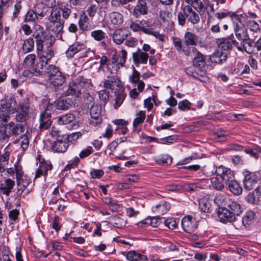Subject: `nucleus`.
Returning a JSON list of instances; mask_svg holds the SVG:
<instances>
[{"label":"nucleus","mask_w":261,"mask_h":261,"mask_svg":"<svg viewBox=\"0 0 261 261\" xmlns=\"http://www.w3.org/2000/svg\"><path fill=\"white\" fill-rule=\"evenodd\" d=\"M181 7H191L196 11L200 12L203 9L204 5L201 0H182Z\"/></svg>","instance_id":"4be33fe9"},{"label":"nucleus","mask_w":261,"mask_h":261,"mask_svg":"<svg viewBox=\"0 0 261 261\" xmlns=\"http://www.w3.org/2000/svg\"><path fill=\"white\" fill-rule=\"evenodd\" d=\"M53 169V165L49 161H45L42 159L40 161L38 168L36 171L35 178H39L41 176L46 177L48 175V171H51Z\"/></svg>","instance_id":"2eb2a0df"},{"label":"nucleus","mask_w":261,"mask_h":261,"mask_svg":"<svg viewBox=\"0 0 261 261\" xmlns=\"http://www.w3.org/2000/svg\"><path fill=\"white\" fill-rule=\"evenodd\" d=\"M242 174L244 176L243 182L244 188L247 191L253 189L257 181V176L254 173L244 170L242 172Z\"/></svg>","instance_id":"9d476101"},{"label":"nucleus","mask_w":261,"mask_h":261,"mask_svg":"<svg viewBox=\"0 0 261 261\" xmlns=\"http://www.w3.org/2000/svg\"><path fill=\"white\" fill-rule=\"evenodd\" d=\"M20 109L29 111L30 107V98L29 97L24 98L19 104Z\"/></svg>","instance_id":"774afa93"},{"label":"nucleus","mask_w":261,"mask_h":261,"mask_svg":"<svg viewBox=\"0 0 261 261\" xmlns=\"http://www.w3.org/2000/svg\"><path fill=\"white\" fill-rule=\"evenodd\" d=\"M75 119V116L74 114L67 113L58 117L57 123L59 125H65L72 123Z\"/></svg>","instance_id":"2f4dec72"},{"label":"nucleus","mask_w":261,"mask_h":261,"mask_svg":"<svg viewBox=\"0 0 261 261\" xmlns=\"http://www.w3.org/2000/svg\"><path fill=\"white\" fill-rule=\"evenodd\" d=\"M49 81L50 85L56 88L63 85L66 81V77L62 72H60L50 79Z\"/></svg>","instance_id":"bb28decb"},{"label":"nucleus","mask_w":261,"mask_h":261,"mask_svg":"<svg viewBox=\"0 0 261 261\" xmlns=\"http://www.w3.org/2000/svg\"><path fill=\"white\" fill-rule=\"evenodd\" d=\"M78 22L80 30L82 31H89L91 29L90 19L85 12H81Z\"/></svg>","instance_id":"5701e85b"},{"label":"nucleus","mask_w":261,"mask_h":261,"mask_svg":"<svg viewBox=\"0 0 261 261\" xmlns=\"http://www.w3.org/2000/svg\"><path fill=\"white\" fill-rule=\"evenodd\" d=\"M121 55H118L117 67H115L114 73L116 74L117 72L118 69L119 68V65L123 66L126 62L127 56V51L124 49H122L121 51Z\"/></svg>","instance_id":"a18cd8bd"},{"label":"nucleus","mask_w":261,"mask_h":261,"mask_svg":"<svg viewBox=\"0 0 261 261\" xmlns=\"http://www.w3.org/2000/svg\"><path fill=\"white\" fill-rule=\"evenodd\" d=\"M49 61H45L44 59L39 58V62L36 64L35 72L40 75H42L45 72V70L47 68L48 62Z\"/></svg>","instance_id":"e433bc0d"},{"label":"nucleus","mask_w":261,"mask_h":261,"mask_svg":"<svg viewBox=\"0 0 261 261\" xmlns=\"http://www.w3.org/2000/svg\"><path fill=\"white\" fill-rule=\"evenodd\" d=\"M103 82V87L107 89H113L115 86H119L120 80L117 75H108Z\"/></svg>","instance_id":"c756f323"},{"label":"nucleus","mask_w":261,"mask_h":261,"mask_svg":"<svg viewBox=\"0 0 261 261\" xmlns=\"http://www.w3.org/2000/svg\"><path fill=\"white\" fill-rule=\"evenodd\" d=\"M127 34L122 29L116 30L113 35V40L117 44H121L127 38Z\"/></svg>","instance_id":"72a5a7b5"},{"label":"nucleus","mask_w":261,"mask_h":261,"mask_svg":"<svg viewBox=\"0 0 261 261\" xmlns=\"http://www.w3.org/2000/svg\"><path fill=\"white\" fill-rule=\"evenodd\" d=\"M235 36L237 39L240 41H246L248 40L249 35L248 30L245 25L233 29Z\"/></svg>","instance_id":"cd10ccee"},{"label":"nucleus","mask_w":261,"mask_h":261,"mask_svg":"<svg viewBox=\"0 0 261 261\" xmlns=\"http://www.w3.org/2000/svg\"><path fill=\"white\" fill-rule=\"evenodd\" d=\"M198 12L191 7H181V10L177 13L178 23L183 27L186 22V19L191 24L194 25L200 22V17Z\"/></svg>","instance_id":"20e7f679"},{"label":"nucleus","mask_w":261,"mask_h":261,"mask_svg":"<svg viewBox=\"0 0 261 261\" xmlns=\"http://www.w3.org/2000/svg\"><path fill=\"white\" fill-rule=\"evenodd\" d=\"M48 19L50 22H55L58 21L62 20L60 11L57 9H53L51 10Z\"/></svg>","instance_id":"4d7b16f0"},{"label":"nucleus","mask_w":261,"mask_h":261,"mask_svg":"<svg viewBox=\"0 0 261 261\" xmlns=\"http://www.w3.org/2000/svg\"><path fill=\"white\" fill-rule=\"evenodd\" d=\"M211 182L213 187L218 190L221 191L224 188V182L222 181H220L218 177L212 178Z\"/></svg>","instance_id":"bf43d9fd"},{"label":"nucleus","mask_w":261,"mask_h":261,"mask_svg":"<svg viewBox=\"0 0 261 261\" xmlns=\"http://www.w3.org/2000/svg\"><path fill=\"white\" fill-rule=\"evenodd\" d=\"M216 212L220 221L226 224L236 221L242 213L243 208L238 202L229 200L226 207H219Z\"/></svg>","instance_id":"f257e3e1"},{"label":"nucleus","mask_w":261,"mask_h":261,"mask_svg":"<svg viewBox=\"0 0 261 261\" xmlns=\"http://www.w3.org/2000/svg\"><path fill=\"white\" fill-rule=\"evenodd\" d=\"M184 42L185 44L196 46L199 42V37L198 35L191 32H186L184 37Z\"/></svg>","instance_id":"a878e982"},{"label":"nucleus","mask_w":261,"mask_h":261,"mask_svg":"<svg viewBox=\"0 0 261 261\" xmlns=\"http://www.w3.org/2000/svg\"><path fill=\"white\" fill-rule=\"evenodd\" d=\"M15 171L16 173V179L20 178L23 176L24 172L22 170V166L19 164V161H17L14 164Z\"/></svg>","instance_id":"0e129e2a"},{"label":"nucleus","mask_w":261,"mask_h":261,"mask_svg":"<svg viewBox=\"0 0 261 261\" xmlns=\"http://www.w3.org/2000/svg\"><path fill=\"white\" fill-rule=\"evenodd\" d=\"M170 204L167 201H162L155 206L153 207V212L157 213L161 215H164L166 213L170 208Z\"/></svg>","instance_id":"473e14b6"},{"label":"nucleus","mask_w":261,"mask_h":261,"mask_svg":"<svg viewBox=\"0 0 261 261\" xmlns=\"http://www.w3.org/2000/svg\"><path fill=\"white\" fill-rule=\"evenodd\" d=\"M35 29L36 30L34 32L32 36L35 39H36V42H37L38 40H41L42 39L46 32H44V28L40 25H37Z\"/></svg>","instance_id":"864d4df0"},{"label":"nucleus","mask_w":261,"mask_h":261,"mask_svg":"<svg viewBox=\"0 0 261 261\" xmlns=\"http://www.w3.org/2000/svg\"><path fill=\"white\" fill-rule=\"evenodd\" d=\"M123 254L129 261L148 260V258L146 255L142 254L135 250H130L127 252H124Z\"/></svg>","instance_id":"412c9836"},{"label":"nucleus","mask_w":261,"mask_h":261,"mask_svg":"<svg viewBox=\"0 0 261 261\" xmlns=\"http://www.w3.org/2000/svg\"><path fill=\"white\" fill-rule=\"evenodd\" d=\"M35 11L37 14V16H39L42 17L46 15L47 8L43 6V4H38L35 8Z\"/></svg>","instance_id":"680f3d73"},{"label":"nucleus","mask_w":261,"mask_h":261,"mask_svg":"<svg viewBox=\"0 0 261 261\" xmlns=\"http://www.w3.org/2000/svg\"><path fill=\"white\" fill-rule=\"evenodd\" d=\"M34 40L32 38H29L24 40L21 47L22 51L27 54L32 51L34 49Z\"/></svg>","instance_id":"58836bf2"},{"label":"nucleus","mask_w":261,"mask_h":261,"mask_svg":"<svg viewBox=\"0 0 261 261\" xmlns=\"http://www.w3.org/2000/svg\"><path fill=\"white\" fill-rule=\"evenodd\" d=\"M255 213L252 211H248L246 212L245 214L242 217V224L245 227L250 226L254 221Z\"/></svg>","instance_id":"c9c22d12"},{"label":"nucleus","mask_w":261,"mask_h":261,"mask_svg":"<svg viewBox=\"0 0 261 261\" xmlns=\"http://www.w3.org/2000/svg\"><path fill=\"white\" fill-rule=\"evenodd\" d=\"M149 58L148 54L142 51L141 49L138 48L136 52L132 54L133 61L136 66L138 67L140 64L147 63Z\"/></svg>","instance_id":"dca6fc26"},{"label":"nucleus","mask_w":261,"mask_h":261,"mask_svg":"<svg viewBox=\"0 0 261 261\" xmlns=\"http://www.w3.org/2000/svg\"><path fill=\"white\" fill-rule=\"evenodd\" d=\"M115 93L116 98L115 100V101L114 105V107L115 109H117L123 103L126 95L123 88H120L118 90L116 91Z\"/></svg>","instance_id":"f704fd0d"},{"label":"nucleus","mask_w":261,"mask_h":261,"mask_svg":"<svg viewBox=\"0 0 261 261\" xmlns=\"http://www.w3.org/2000/svg\"><path fill=\"white\" fill-rule=\"evenodd\" d=\"M214 174L219 176L225 184L234 177V171L230 168L221 165L217 167Z\"/></svg>","instance_id":"1a4fd4ad"},{"label":"nucleus","mask_w":261,"mask_h":261,"mask_svg":"<svg viewBox=\"0 0 261 261\" xmlns=\"http://www.w3.org/2000/svg\"><path fill=\"white\" fill-rule=\"evenodd\" d=\"M172 40L176 50L178 53L182 52L186 56H190L192 53H195V52L197 51V49L195 46L185 44L184 42H182L180 38L173 37H172Z\"/></svg>","instance_id":"6e6552de"},{"label":"nucleus","mask_w":261,"mask_h":261,"mask_svg":"<svg viewBox=\"0 0 261 261\" xmlns=\"http://www.w3.org/2000/svg\"><path fill=\"white\" fill-rule=\"evenodd\" d=\"M39 51L42 52L40 58L45 61H49L55 55L53 47L44 48L43 50H39Z\"/></svg>","instance_id":"c03bdc74"},{"label":"nucleus","mask_w":261,"mask_h":261,"mask_svg":"<svg viewBox=\"0 0 261 261\" xmlns=\"http://www.w3.org/2000/svg\"><path fill=\"white\" fill-rule=\"evenodd\" d=\"M29 111L28 110L20 109L19 111L16 115V121L22 123L25 122L28 118Z\"/></svg>","instance_id":"8fccbe9b"},{"label":"nucleus","mask_w":261,"mask_h":261,"mask_svg":"<svg viewBox=\"0 0 261 261\" xmlns=\"http://www.w3.org/2000/svg\"><path fill=\"white\" fill-rule=\"evenodd\" d=\"M85 49H86V46L85 44L80 42H75L69 46L65 53L68 59H71L76 54Z\"/></svg>","instance_id":"f3484780"},{"label":"nucleus","mask_w":261,"mask_h":261,"mask_svg":"<svg viewBox=\"0 0 261 261\" xmlns=\"http://www.w3.org/2000/svg\"><path fill=\"white\" fill-rule=\"evenodd\" d=\"M111 22L114 25H121L123 21V16L122 14L118 12H113L110 14Z\"/></svg>","instance_id":"4c0bfd02"},{"label":"nucleus","mask_w":261,"mask_h":261,"mask_svg":"<svg viewBox=\"0 0 261 261\" xmlns=\"http://www.w3.org/2000/svg\"><path fill=\"white\" fill-rule=\"evenodd\" d=\"M181 225L184 230L187 233H191L197 227V221L191 216L184 217L181 221Z\"/></svg>","instance_id":"f8f14e48"},{"label":"nucleus","mask_w":261,"mask_h":261,"mask_svg":"<svg viewBox=\"0 0 261 261\" xmlns=\"http://www.w3.org/2000/svg\"><path fill=\"white\" fill-rule=\"evenodd\" d=\"M24 129L25 127L23 124L10 122L0 128V140L8 142L10 137H18L24 133Z\"/></svg>","instance_id":"f03ea898"},{"label":"nucleus","mask_w":261,"mask_h":261,"mask_svg":"<svg viewBox=\"0 0 261 261\" xmlns=\"http://www.w3.org/2000/svg\"><path fill=\"white\" fill-rule=\"evenodd\" d=\"M56 108L59 110L66 111L72 106V100L69 98H59L55 101Z\"/></svg>","instance_id":"393cba45"},{"label":"nucleus","mask_w":261,"mask_h":261,"mask_svg":"<svg viewBox=\"0 0 261 261\" xmlns=\"http://www.w3.org/2000/svg\"><path fill=\"white\" fill-rule=\"evenodd\" d=\"M155 161L159 165H168L171 164L172 158L168 154H163L158 158Z\"/></svg>","instance_id":"09e8293b"},{"label":"nucleus","mask_w":261,"mask_h":261,"mask_svg":"<svg viewBox=\"0 0 261 261\" xmlns=\"http://www.w3.org/2000/svg\"><path fill=\"white\" fill-rule=\"evenodd\" d=\"M140 74L133 66V73L129 76V81L132 84H136L140 81Z\"/></svg>","instance_id":"13d9d810"},{"label":"nucleus","mask_w":261,"mask_h":261,"mask_svg":"<svg viewBox=\"0 0 261 261\" xmlns=\"http://www.w3.org/2000/svg\"><path fill=\"white\" fill-rule=\"evenodd\" d=\"M191 103L187 99L180 101L178 105V108L181 111H187L190 109Z\"/></svg>","instance_id":"338daca9"},{"label":"nucleus","mask_w":261,"mask_h":261,"mask_svg":"<svg viewBox=\"0 0 261 261\" xmlns=\"http://www.w3.org/2000/svg\"><path fill=\"white\" fill-rule=\"evenodd\" d=\"M64 136L66 140H67L69 143V142H72L73 141H76L79 138L82 136V134L81 132H79L72 133L68 136Z\"/></svg>","instance_id":"69168bd1"},{"label":"nucleus","mask_w":261,"mask_h":261,"mask_svg":"<svg viewBox=\"0 0 261 261\" xmlns=\"http://www.w3.org/2000/svg\"><path fill=\"white\" fill-rule=\"evenodd\" d=\"M70 7H71V6H69L68 4L63 3L58 4V11H59L60 12H61L62 17L65 19H67L71 13Z\"/></svg>","instance_id":"ea45409f"},{"label":"nucleus","mask_w":261,"mask_h":261,"mask_svg":"<svg viewBox=\"0 0 261 261\" xmlns=\"http://www.w3.org/2000/svg\"><path fill=\"white\" fill-rule=\"evenodd\" d=\"M101 112V107L97 104L93 105L90 110V115L92 118H99Z\"/></svg>","instance_id":"603ef678"},{"label":"nucleus","mask_w":261,"mask_h":261,"mask_svg":"<svg viewBox=\"0 0 261 261\" xmlns=\"http://www.w3.org/2000/svg\"><path fill=\"white\" fill-rule=\"evenodd\" d=\"M38 19L37 14L33 10H29L25 16V22H34Z\"/></svg>","instance_id":"052dcab7"},{"label":"nucleus","mask_w":261,"mask_h":261,"mask_svg":"<svg viewBox=\"0 0 261 261\" xmlns=\"http://www.w3.org/2000/svg\"><path fill=\"white\" fill-rule=\"evenodd\" d=\"M229 134V131L219 129L215 135L214 140L217 142H223L226 140V137Z\"/></svg>","instance_id":"de8ad7c7"},{"label":"nucleus","mask_w":261,"mask_h":261,"mask_svg":"<svg viewBox=\"0 0 261 261\" xmlns=\"http://www.w3.org/2000/svg\"><path fill=\"white\" fill-rule=\"evenodd\" d=\"M51 23L50 29L55 34L58 35L62 32L64 24V21L63 20Z\"/></svg>","instance_id":"37998d69"},{"label":"nucleus","mask_w":261,"mask_h":261,"mask_svg":"<svg viewBox=\"0 0 261 261\" xmlns=\"http://www.w3.org/2000/svg\"><path fill=\"white\" fill-rule=\"evenodd\" d=\"M10 114V111L7 105H2L0 108V128L7 124Z\"/></svg>","instance_id":"b1692460"},{"label":"nucleus","mask_w":261,"mask_h":261,"mask_svg":"<svg viewBox=\"0 0 261 261\" xmlns=\"http://www.w3.org/2000/svg\"><path fill=\"white\" fill-rule=\"evenodd\" d=\"M211 204L206 197H203L199 200V208L201 212L204 213H211Z\"/></svg>","instance_id":"a19ab883"},{"label":"nucleus","mask_w":261,"mask_h":261,"mask_svg":"<svg viewBox=\"0 0 261 261\" xmlns=\"http://www.w3.org/2000/svg\"><path fill=\"white\" fill-rule=\"evenodd\" d=\"M17 3L14 5V10L13 13L12 19L14 20L17 18L20 13V10L22 9L20 0H16Z\"/></svg>","instance_id":"e2e57ef3"},{"label":"nucleus","mask_w":261,"mask_h":261,"mask_svg":"<svg viewBox=\"0 0 261 261\" xmlns=\"http://www.w3.org/2000/svg\"><path fill=\"white\" fill-rule=\"evenodd\" d=\"M36 55L34 54L28 55L23 61V65L25 68H30L35 63Z\"/></svg>","instance_id":"3c124183"},{"label":"nucleus","mask_w":261,"mask_h":261,"mask_svg":"<svg viewBox=\"0 0 261 261\" xmlns=\"http://www.w3.org/2000/svg\"><path fill=\"white\" fill-rule=\"evenodd\" d=\"M47 67V68L45 69L46 70H45L43 75H46L48 78L49 80H50V79L53 77L55 74H58V73L61 72L59 67L54 65H49Z\"/></svg>","instance_id":"79ce46f5"},{"label":"nucleus","mask_w":261,"mask_h":261,"mask_svg":"<svg viewBox=\"0 0 261 261\" xmlns=\"http://www.w3.org/2000/svg\"><path fill=\"white\" fill-rule=\"evenodd\" d=\"M193 67L200 71L201 73L194 71L191 67L187 68L186 73L191 76L200 79V77H204L205 71L206 57L198 50L195 52L194 57L192 60Z\"/></svg>","instance_id":"7ed1b4c3"},{"label":"nucleus","mask_w":261,"mask_h":261,"mask_svg":"<svg viewBox=\"0 0 261 261\" xmlns=\"http://www.w3.org/2000/svg\"><path fill=\"white\" fill-rule=\"evenodd\" d=\"M148 0H138L137 4L133 11V15L134 17L139 18L141 15H145L148 13Z\"/></svg>","instance_id":"4468645a"},{"label":"nucleus","mask_w":261,"mask_h":261,"mask_svg":"<svg viewBox=\"0 0 261 261\" xmlns=\"http://www.w3.org/2000/svg\"><path fill=\"white\" fill-rule=\"evenodd\" d=\"M226 185L228 186L229 190L234 195H239L242 194L243 189L234 178L227 182Z\"/></svg>","instance_id":"c85d7f7f"},{"label":"nucleus","mask_w":261,"mask_h":261,"mask_svg":"<svg viewBox=\"0 0 261 261\" xmlns=\"http://www.w3.org/2000/svg\"><path fill=\"white\" fill-rule=\"evenodd\" d=\"M10 152L6 148L3 152H0V173L5 171V167L8 164Z\"/></svg>","instance_id":"7c9ffc66"},{"label":"nucleus","mask_w":261,"mask_h":261,"mask_svg":"<svg viewBox=\"0 0 261 261\" xmlns=\"http://www.w3.org/2000/svg\"><path fill=\"white\" fill-rule=\"evenodd\" d=\"M138 22H140L141 31L144 33L156 37L160 35L159 32L153 31L154 25L148 20L142 19V20H139Z\"/></svg>","instance_id":"a211bd4d"},{"label":"nucleus","mask_w":261,"mask_h":261,"mask_svg":"<svg viewBox=\"0 0 261 261\" xmlns=\"http://www.w3.org/2000/svg\"><path fill=\"white\" fill-rule=\"evenodd\" d=\"M179 220L174 218H169L164 220V224L170 229H174L177 226Z\"/></svg>","instance_id":"5fc2aeb1"},{"label":"nucleus","mask_w":261,"mask_h":261,"mask_svg":"<svg viewBox=\"0 0 261 261\" xmlns=\"http://www.w3.org/2000/svg\"><path fill=\"white\" fill-rule=\"evenodd\" d=\"M87 87H88L87 80L83 76H79L69 84L66 95L73 96L75 101H79L81 99V90Z\"/></svg>","instance_id":"39448f33"},{"label":"nucleus","mask_w":261,"mask_h":261,"mask_svg":"<svg viewBox=\"0 0 261 261\" xmlns=\"http://www.w3.org/2000/svg\"><path fill=\"white\" fill-rule=\"evenodd\" d=\"M55 38L50 33H46L41 40L37 41V50H43L44 48L52 47L55 41Z\"/></svg>","instance_id":"ddd939ff"},{"label":"nucleus","mask_w":261,"mask_h":261,"mask_svg":"<svg viewBox=\"0 0 261 261\" xmlns=\"http://www.w3.org/2000/svg\"><path fill=\"white\" fill-rule=\"evenodd\" d=\"M136 117L134 119L133 123V125L134 128L137 127L138 126L143 123L146 117L145 112L140 111L136 114Z\"/></svg>","instance_id":"49530a36"},{"label":"nucleus","mask_w":261,"mask_h":261,"mask_svg":"<svg viewBox=\"0 0 261 261\" xmlns=\"http://www.w3.org/2000/svg\"><path fill=\"white\" fill-rule=\"evenodd\" d=\"M15 185V181L14 180L11 178L4 179L0 184V192L3 195L9 196Z\"/></svg>","instance_id":"6ab92c4d"},{"label":"nucleus","mask_w":261,"mask_h":261,"mask_svg":"<svg viewBox=\"0 0 261 261\" xmlns=\"http://www.w3.org/2000/svg\"><path fill=\"white\" fill-rule=\"evenodd\" d=\"M216 43L221 50L229 51L231 50L233 45L239 51H242L241 47H240V43L235 39L232 34L227 38L217 39Z\"/></svg>","instance_id":"0eeeda50"},{"label":"nucleus","mask_w":261,"mask_h":261,"mask_svg":"<svg viewBox=\"0 0 261 261\" xmlns=\"http://www.w3.org/2000/svg\"><path fill=\"white\" fill-rule=\"evenodd\" d=\"M80 162V158L77 156L74 157L73 159L69 161L67 164L64 168L65 171H68L72 168L77 167Z\"/></svg>","instance_id":"6e6d98bb"},{"label":"nucleus","mask_w":261,"mask_h":261,"mask_svg":"<svg viewBox=\"0 0 261 261\" xmlns=\"http://www.w3.org/2000/svg\"><path fill=\"white\" fill-rule=\"evenodd\" d=\"M215 16L220 21L227 17L230 18L233 29L245 25L242 21L244 15L238 14L236 12L225 10L216 13Z\"/></svg>","instance_id":"423d86ee"},{"label":"nucleus","mask_w":261,"mask_h":261,"mask_svg":"<svg viewBox=\"0 0 261 261\" xmlns=\"http://www.w3.org/2000/svg\"><path fill=\"white\" fill-rule=\"evenodd\" d=\"M91 36L95 40L100 42V45L103 48L107 47V40L108 37L105 32L101 30H94L91 32Z\"/></svg>","instance_id":"aec40b11"},{"label":"nucleus","mask_w":261,"mask_h":261,"mask_svg":"<svg viewBox=\"0 0 261 261\" xmlns=\"http://www.w3.org/2000/svg\"><path fill=\"white\" fill-rule=\"evenodd\" d=\"M69 147V143L66 140L65 136H58L56 140L51 143V149L54 152L64 153Z\"/></svg>","instance_id":"9b49d317"}]
</instances>
